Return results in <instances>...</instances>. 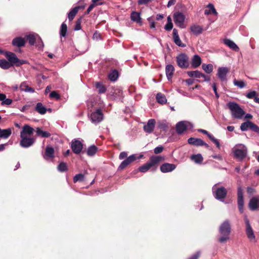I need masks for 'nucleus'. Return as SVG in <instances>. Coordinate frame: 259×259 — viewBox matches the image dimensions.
Segmentation results:
<instances>
[{"instance_id": "obj_1", "label": "nucleus", "mask_w": 259, "mask_h": 259, "mask_svg": "<svg viewBox=\"0 0 259 259\" xmlns=\"http://www.w3.org/2000/svg\"><path fill=\"white\" fill-rule=\"evenodd\" d=\"M221 236L218 238V241L221 243H226L230 239L231 232V226L230 221L226 220L220 226L219 229Z\"/></svg>"}, {"instance_id": "obj_2", "label": "nucleus", "mask_w": 259, "mask_h": 259, "mask_svg": "<svg viewBox=\"0 0 259 259\" xmlns=\"http://www.w3.org/2000/svg\"><path fill=\"white\" fill-rule=\"evenodd\" d=\"M163 160L164 158L161 156H152L148 162L139 167V170L142 172H145L153 167V170H156L159 163Z\"/></svg>"}, {"instance_id": "obj_3", "label": "nucleus", "mask_w": 259, "mask_h": 259, "mask_svg": "<svg viewBox=\"0 0 259 259\" xmlns=\"http://www.w3.org/2000/svg\"><path fill=\"white\" fill-rule=\"evenodd\" d=\"M227 106L231 112L232 116L235 118L240 119L245 114L244 110L235 102H230L228 103Z\"/></svg>"}, {"instance_id": "obj_4", "label": "nucleus", "mask_w": 259, "mask_h": 259, "mask_svg": "<svg viewBox=\"0 0 259 259\" xmlns=\"http://www.w3.org/2000/svg\"><path fill=\"white\" fill-rule=\"evenodd\" d=\"M178 66L182 69H187L190 65L188 56L185 53H181L176 58Z\"/></svg>"}, {"instance_id": "obj_5", "label": "nucleus", "mask_w": 259, "mask_h": 259, "mask_svg": "<svg viewBox=\"0 0 259 259\" xmlns=\"http://www.w3.org/2000/svg\"><path fill=\"white\" fill-rule=\"evenodd\" d=\"M213 195L215 199L222 201L226 198L227 194V190L224 187L214 188L213 187Z\"/></svg>"}, {"instance_id": "obj_6", "label": "nucleus", "mask_w": 259, "mask_h": 259, "mask_svg": "<svg viewBox=\"0 0 259 259\" xmlns=\"http://www.w3.org/2000/svg\"><path fill=\"white\" fill-rule=\"evenodd\" d=\"M174 21L175 24L180 28H184L185 15L181 12H177L174 14Z\"/></svg>"}, {"instance_id": "obj_7", "label": "nucleus", "mask_w": 259, "mask_h": 259, "mask_svg": "<svg viewBox=\"0 0 259 259\" xmlns=\"http://www.w3.org/2000/svg\"><path fill=\"white\" fill-rule=\"evenodd\" d=\"M92 122L96 124L101 122L103 119V114L100 109L91 113L90 116Z\"/></svg>"}, {"instance_id": "obj_8", "label": "nucleus", "mask_w": 259, "mask_h": 259, "mask_svg": "<svg viewBox=\"0 0 259 259\" xmlns=\"http://www.w3.org/2000/svg\"><path fill=\"white\" fill-rule=\"evenodd\" d=\"M21 140L20 142V146L23 148H28L34 143L35 139L29 138L27 136H20Z\"/></svg>"}, {"instance_id": "obj_9", "label": "nucleus", "mask_w": 259, "mask_h": 259, "mask_svg": "<svg viewBox=\"0 0 259 259\" xmlns=\"http://www.w3.org/2000/svg\"><path fill=\"white\" fill-rule=\"evenodd\" d=\"M71 148L75 154H78L83 149V144L80 141L74 139L71 142Z\"/></svg>"}, {"instance_id": "obj_10", "label": "nucleus", "mask_w": 259, "mask_h": 259, "mask_svg": "<svg viewBox=\"0 0 259 259\" xmlns=\"http://www.w3.org/2000/svg\"><path fill=\"white\" fill-rule=\"evenodd\" d=\"M245 222L246 224V234L247 238L250 240V241L255 240V236L254 235L253 231L249 223L248 219L246 217L245 219Z\"/></svg>"}, {"instance_id": "obj_11", "label": "nucleus", "mask_w": 259, "mask_h": 259, "mask_svg": "<svg viewBox=\"0 0 259 259\" xmlns=\"http://www.w3.org/2000/svg\"><path fill=\"white\" fill-rule=\"evenodd\" d=\"M248 207L251 211L259 210V196L253 197L250 199Z\"/></svg>"}, {"instance_id": "obj_12", "label": "nucleus", "mask_w": 259, "mask_h": 259, "mask_svg": "<svg viewBox=\"0 0 259 259\" xmlns=\"http://www.w3.org/2000/svg\"><path fill=\"white\" fill-rule=\"evenodd\" d=\"M137 159V157L135 155L133 154L130 155L129 157L126 158L124 160H123L121 164L119 165L118 169V170H123L125 167H126L131 163L135 161Z\"/></svg>"}, {"instance_id": "obj_13", "label": "nucleus", "mask_w": 259, "mask_h": 259, "mask_svg": "<svg viewBox=\"0 0 259 259\" xmlns=\"http://www.w3.org/2000/svg\"><path fill=\"white\" fill-rule=\"evenodd\" d=\"M172 38L175 44L179 47H181L182 48L185 47L186 46L185 44H183L179 35L178 30L176 28L173 29L172 31Z\"/></svg>"}, {"instance_id": "obj_14", "label": "nucleus", "mask_w": 259, "mask_h": 259, "mask_svg": "<svg viewBox=\"0 0 259 259\" xmlns=\"http://www.w3.org/2000/svg\"><path fill=\"white\" fill-rule=\"evenodd\" d=\"M187 130V122L181 121L178 122L176 125V131L178 134L181 135Z\"/></svg>"}, {"instance_id": "obj_15", "label": "nucleus", "mask_w": 259, "mask_h": 259, "mask_svg": "<svg viewBox=\"0 0 259 259\" xmlns=\"http://www.w3.org/2000/svg\"><path fill=\"white\" fill-rule=\"evenodd\" d=\"M156 123V121L154 119H150L148 120L147 123L145 124L143 129L144 131L147 133H151L153 132L155 125Z\"/></svg>"}, {"instance_id": "obj_16", "label": "nucleus", "mask_w": 259, "mask_h": 259, "mask_svg": "<svg viewBox=\"0 0 259 259\" xmlns=\"http://www.w3.org/2000/svg\"><path fill=\"white\" fill-rule=\"evenodd\" d=\"M229 69L227 67H219L218 70L217 75L219 78L224 81L226 80L227 74L229 72Z\"/></svg>"}, {"instance_id": "obj_17", "label": "nucleus", "mask_w": 259, "mask_h": 259, "mask_svg": "<svg viewBox=\"0 0 259 259\" xmlns=\"http://www.w3.org/2000/svg\"><path fill=\"white\" fill-rule=\"evenodd\" d=\"M34 131V130L32 127L28 124H25L20 132V136H30L33 134Z\"/></svg>"}, {"instance_id": "obj_18", "label": "nucleus", "mask_w": 259, "mask_h": 259, "mask_svg": "<svg viewBox=\"0 0 259 259\" xmlns=\"http://www.w3.org/2000/svg\"><path fill=\"white\" fill-rule=\"evenodd\" d=\"M176 167V166L174 164L165 163L161 165L160 169L162 172L166 173L174 170Z\"/></svg>"}, {"instance_id": "obj_19", "label": "nucleus", "mask_w": 259, "mask_h": 259, "mask_svg": "<svg viewBox=\"0 0 259 259\" xmlns=\"http://www.w3.org/2000/svg\"><path fill=\"white\" fill-rule=\"evenodd\" d=\"M5 56L8 59L9 63L12 64V66L14 65L16 63V61L18 60V58L14 53L5 52Z\"/></svg>"}, {"instance_id": "obj_20", "label": "nucleus", "mask_w": 259, "mask_h": 259, "mask_svg": "<svg viewBox=\"0 0 259 259\" xmlns=\"http://www.w3.org/2000/svg\"><path fill=\"white\" fill-rule=\"evenodd\" d=\"M25 39L21 37H17L12 40V45L15 47L21 48L25 45Z\"/></svg>"}, {"instance_id": "obj_21", "label": "nucleus", "mask_w": 259, "mask_h": 259, "mask_svg": "<svg viewBox=\"0 0 259 259\" xmlns=\"http://www.w3.org/2000/svg\"><path fill=\"white\" fill-rule=\"evenodd\" d=\"M175 68L173 65L168 64L165 67V73L167 79L170 80L173 76Z\"/></svg>"}, {"instance_id": "obj_22", "label": "nucleus", "mask_w": 259, "mask_h": 259, "mask_svg": "<svg viewBox=\"0 0 259 259\" xmlns=\"http://www.w3.org/2000/svg\"><path fill=\"white\" fill-rule=\"evenodd\" d=\"M201 59L198 55H195L191 61V66L193 68H196L198 67L201 64Z\"/></svg>"}, {"instance_id": "obj_23", "label": "nucleus", "mask_w": 259, "mask_h": 259, "mask_svg": "<svg viewBox=\"0 0 259 259\" xmlns=\"http://www.w3.org/2000/svg\"><path fill=\"white\" fill-rule=\"evenodd\" d=\"M224 44L234 51L238 52L239 47L232 40L226 38L224 40Z\"/></svg>"}, {"instance_id": "obj_24", "label": "nucleus", "mask_w": 259, "mask_h": 259, "mask_svg": "<svg viewBox=\"0 0 259 259\" xmlns=\"http://www.w3.org/2000/svg\"><path fill=\"white\" fill-rule=\"evenodd\" d=\"M189 144L195 145L196 146H202L204 144V141L201 139L190 138L188 140Z\"/></svg>"}, {"instance_id": "obj_25", "label": "nucleus", "mask_w": 259, "mask_h": 259, "mask_svg": "<svg viewBox=\"0 0 259 259\" xmlns=\"http://www.w3.org/2000/svg\"><path fill=\"white\" fill-rule=\"evenodd\" d=\"M246 151L242 149H236L234 151L235 156L240 160L243 159L246 156Z\"/></svg>"}, {"instance_id": "obj_26", "label": "nucleus", "mask_w": 259, "mask_h": 259, "mask_svg": "<svg viewBox=\"0 0 259 259\" xmlns=\"http://www.w3.org/2000/svg\"><path fill=\"white\" fill-rule=\"evenodd\" d=\"M80 6H76L73 8L68 14V18L69 21H72L80 9Z\"/></svg>"}, {"instance_id": "obj_27", "label": "nucleus", "mask_w": 259, "mask_h": 259, "mask_svg": "<svg viewBox=\"0 0 259 259\" xmlns=\"http://www.w3.org/2000/svg\"><path fill=\"white\" fill-rule=\"evenodd\" d=\"M19 90L21 91L30 93H33L35 91L34 89L31 87H29L25 81L22 82L21 83L19 87Z\"/></svg>"}, {"instance_id": "obj_28", "label": "nucleus", "mask_w": 259, "mask_h": 259, "mask_svg": "<svg viewBox=\"0 0 259 259\" xmlns=\"http://www.w3.org/2000/svg\"><path fill=\"white\" fill-rule=\"evenodd\" d=\"M207 8H209V10H205L204 11V14L205 15H208L210 14H213L214 15H217L218 12H217L213 4L209 3L207 5Z\"/></svg>"}, {"instance_id": "obj_29", "label": "nucleus", "mask_w": 259, "mask_h": 259, "mask_svg": "<svg viewBox=\"0 0 259 259\" xmlns=\"http://www.w3.org/2000/svg\"><path fill=\"white\" fill-rule=\"evenodd\" d=\"M12 134L11 128L2 129L0 127V138L7 139Z\"/></svg>"}, {"instance_id": "obj_30", "label": "nucleus", "mask_w": 259, "mask_h": 259, "mask_svg": "<svg viewBox=\"0 0 259 259\" xmlns=\"http://www.w3.org/2000/svg\"><path fill=\"white\" fill-rule=\"evenodd\" d=\"M187 74L190 77H195L198 78H201L202 76H203V73L198 70L188 71Z\"/></svg>"}, {"instance_id": "obj_31", "label": "nucleus", "mask_w": 259, "mask_h": 259, "mask_svg": "<svg viewBox=\"0 0 259 259\" xmlns=\"http://www.w3.org/2000/svg\"><path fill=\"white\" fill-rule=\"evenodd\" d=\"M35 110L40 114H45L47 112V108L40 102L36 104Z\"/></svg>"}, {"instance_id": "obj_32", "label": "nucleus", "mask_w": 259, "mask_h": 259, "mask_svg": "<svg viewBox=\"0 0 259 259\" xmlns=\"http://www.w3.org/2000/svg\"><path fill=\"white\" fill-rule=\"evenodd\" d=\"M131 19L134 22L140 23L141 22L140 13L137 12H133L131 14Z\"/></svg>"}, {"instance_id": "obj_33", "label": "nucleus", "mask_w": 259, "mask_h": 259, "mask_svg": "<svg viewBox=\"0 0 259 259\" xmlns=\"http://www.w3.org/2000/svg\"><path fill=\"white\" fill-rule=\"evenodd\" d=\"M191 159L194 161L195 163L200 164L202 162L203 160V157L201 154H193L191 156Z\"/></svg>"}, {"instance_id": "obj_34", "label": "nucleus", "mask_w": 259, "mask_h": 259, "mask_svg": "<svg viewBox=\"0 0 259 259\" xmlns=\"http://www.w3.org/2000/svg\"><path fill=\"white\" fill-rule=\"evenodd\" d=\"M96 88L98 90L99 94H103L106 92V87L100 82H97L95 84Z\"/></svg>"}, {"instance_id": "obj_35", "label": "nucleus", "mask_w": 259, "mask_h": 259, "mask_svg": "<svg viewBox=\"0 0 259 259\" xmlns=\"http://www.w3.org/2000/svg\"><path fill=\"white\" fill-rule=\"evenodd\" d=\"M156 100L158 102V103L161 104H164L166 103L167 101V99L166 98V97L163 94L159 93L157 94L156 95Z\"/></svg>"}, {"instance_id": "obj_36", "label": "nucleus", "mask_w": 259, "mask_h": 259, "mask_svg": "<svg viewBox=\"0 0 259 259\" xmlns=\"http://www.w3.org/2000/svg\"><path fill=\"white\" fill-rule=\"evenodd\" d=\"M12 66V64L5 59H0V67L3 69H8Z\"/></svg>"}, {"instance_id": "obj_37", "label": "nucleus", "mask_w": 259, "mask_h": 259, "mask_svg": "<svg viewBox=\"0 0 259 259\" xmlns=\"http://www.w3.org/2000/svg\"><path fill=\"white\" fill-rule=\"evenodd\" d=\"M36 134L43 138H49L51 136V134L46 131H42L40 127L36 128Z\"/></svg>"}, {"instance_id": "obj_38", "label": "nucleus", "mask_w": 259, "mask_h": 259, "mask_svg": "<svg viewBox=\"0 0 259 259\" xmlns=\"http://www.w3.org/2000/svg\"><path fill=\"white\" fill-rule=\"evenodd\" d=\"M97 150V147H96L95 145H92L88 148L87 151V153L88 155L92 156L96 153Z\"/></svg>"}, {"instance_id": "obj_39", "label": "nucleus", "mask_w": 259, "mask_h": 259, "mask_svg": "<svg viewBox=\"0 0 259 259\" xmlns=\"http://www.w3.org/2000/svg\"><path fill=\"white\" fill-rule=\"evenodd\" d=\"M54 149L52 147L47 146L45 150V156L49 158L54 157Z\"/></svg>"}, {"instance_id": "obj_40", "label": "nucleus", "mask_w": 259, "mask_h": 259, "mask_svg": "<svg viewBox=\"0 0 259 259\" xmlns=\"http://www.w3.org/2000/svg\"><path fill=\"white\" fill-rule=\"evenodd\" d=\"M202 68L207 73H210L213 70V65L211 64L202 65Z\"/></svg>"}, {"instance_id": "obj_41", "label": "nucleus", "mask_w": 259, "mask_h": 259, "mask_svg": "<svg viewBox=\"0 0 259 259\" xmlns=\"http://www.w3.org/2000/svg\"><path fill=\"white\" fill-rule=\"evenodd\" d=\"M118 77V72L116 70H113L108 75L109 79L111 81H115Z\"/></svg>"}, {"instance_id": "obj_42", "label": "nucleus", "mask_w": 259, "mask_h": 259, "mask_svg": "<svg viewBox=\"0 0 259 259\" xmlns=\"http://www.w3.org/2000/svg\"><path fill=\"white\" fill-rule=\"evenodd\" d=\"M67 31V26L66 23L63 22L61 26V28L60 30V35L62 37H65L66 35V33Z\"/></svg>"}, {"instance_id": "obj_43", "label": "nucleus", "mask_w": 259, "mask_h": 259, "mask_svg": "<svg viewBox=\"0 0 259 259\" xmlns=\"http://www.w3.org/2000/svg\"><path fill=\"white\" fill-rule=\"evenodd\" d=\"M191 30L193 33L198 34L202 32V29L199 25H193L191 27Z\"/></svg>"}, {"instance_id": "obj_44", "label": "nucleus", "mask_w": 259, "mask_h": 259, "mask_svg": "<svg viewBox=\"0 0 259 259\" xmlns=\"http://www.w3.org/2000/svg\"><path fill=\"white\" fill-rule=\"evenodd\" d=\"M237 204L238 209L241 213L243 212L244 207V199L243 198H237Z\"/></svg>"}, {"instance_id": "obj_45", "label": "nucleus", "mask_w": 259, "mask_h": 259, "mask_svg": "<svg viewBox=\"0 0 259 259\" xmlns=\"http://www.w3.org/2000/svg\"><path fill=\"white\" fill-rule=\"evenodd\" d=\"M26 40L28 41L29 44L32 46L36 41V37L33 34H29L26 36Z\"/></svg>"}, {"instance_id": "obj_46", "label": "nucleus", "mask_w": 259, "mask_h": 259, "mask_svg": "<svg viewBox=\"0 0 259 259\" xmlns=\"http://www.w3.org/2000/svg\"><path fill=\"white\" fill-rule=\"evenodd\" d=\"M84 180V176L82 174L76 175L73 178V182L74 183L77 182H83Z\"/></svg>"}, {"instance_id": "obj_47", "label": "nucleus", "mask_w": 259, "mask_h": 259, "mask_svg": "<svg viewBox=\"0 0 259 259\" xmlns=\"http://www.w3.org/2000/svg\"><path fill=\"white\" fill-rule=\"evenodd\" d=\"M58 170L60 172H65L68 170V167L66 163L61 162L58 166Z\"/></svg>"}, {"instance_id": "obj_48", "label": "nucleus", "mask_w": 259, "mask_h": 259, "mask_svg": "<svg viewBox=\"0 0 259 259\" xmlns=\"http://www.w3.org/2000/svg\"><path fill=\"white\" fill-rule=\"evenodd\" d=\"M251 121H247L246 122H243L240 126V129L242 131H246L248 128H249Z\"/></svg>"}, {"instance_id": "obj_49", "label": "nucleus", "mask_w": 259, "mask_h": 259, "mask_svg": "<svg viewBox=\"0 0 259 259\" xmlns=\"http://www.w3.org/2000/svg\"><path fill=\"white\" fill-rule=\"evenodd\" d=\"M233 82L235 85L237 86L241 89L243 88L246 86L245 83L242 80H238L235 79Z\"/></svg>"}, {"instance_id": "obj_50", "label": "nucleus", "mask_w": 259, "mask_h": 259, "mask_svg": "<svg viewBox=\"0 0 259 259\" xmlns=\"http://www.w3.org/2000/svg\"><path fill=\"white\" fill-rule=\"evenodd\" d=\"M82 17H81L78 18L75 22V25L74 26V30L76 31L79 30L81 29V23L82 22Z\"/></svg>"}, {"instance_id": "obj_51", "label": "nucleus", "mask_w": 259, "mask_h": 259, "mask_svg": "<svg viewBox=\"0 0 259 259\" xmlns=\"http://www.w3.org/2000/svg\"><path fill=\"white\" fill-rule=\"evenodd\" d=\"M249 129L255 133H259V127L256 124L251 121Z\"/></svg>"}, {"instance_id": "obj_52", "label": "nucleus", "mask_w": 259, "mask_h": 259, "mask_svg": "<svg viewBox=\"0 0 259 259\" xmlns=\"http://www.w3.org/2000/svg\"><path fill=\"white\" fill-rule=\"evenodd\" d=\"M158 127L160 130L165 131L168 128V126L165 122L162 121L158 123Z\"/></svg>"}, {"instance_id": "obj_53", "label": "nucleus", "mask_w": 259, "mask_h": 259, "mask_svg": "<svg viewBox=\"0 0 259 259\" xmlns=\"http://www.w3.org/2000/svg\"><path fill=\"white\" fill-rule=\"evenodd\" d=\"M257 95V93L255 91H251L248 93L246 97L248 99H253Z\"/></svg>"}, {"instance_id": "obj_54", "label": "nucleus", "mask_w": 259, "mask_h": 259, "mask_svg": "<svg viewBox=\"0 0 259 259\" xmlns=\"http://www.w3.org/2000/svg\"><path fill=\"white\" fill-rule=\"evenodd\" d=\"M209 139L216 145L218 148H220V144L219 141L217 139H215L213 136H209Z\"/></svg>"}, {"instance_id": "obj_55", "label": "nucleus", "mask_w": 259, "mask_h": 259, "mask_svg": "<svg viewBox=\"0 0 259 259\" xmlns=\"http://www.w3.org/2000/svg\"><path fill=\"white\" fill-rule=\"evenodd\" d=\"M50 97L52 98H56V99H59L60 98V95L56 91H52L51 92Z\"/></svg>"}, {"instance_id": "obj_56", "label": "nucleus", "mask_w": 259, "mask_h": 259, "mask_svg": "<svg viewBox=\"0 0 259 259\" xmlns=\"http://www.w3.org/2000/svg\"><path fill=\"white\" fill-rule=\"evenodd\" d=\"M28 63V61L24 60H20L18 58V60L16 61V63L15 64V65L16 66H20L21 65L23 64H25Z\"/></svg>"}, {"instance_id": "obj_57", "label": "nucleus", "mask_w": 259, "mask_h": 259, "mask_svg": "<svg viewBox=\"0 0 259 259\" xmlns=\"http://www.w3.org/2000/svg\"><path fill=\"white\" fill-rule=\"evenodd\" d=\"M163 147L161 146H160L156 147L154 150V152L155 154H158L161 153L163 151Z\"/></svg>"}, {"instance_id": "obj_58", "label": "nucleus", "mask_w": 259, "mask_h": 259, "mask_svg": "<svg viewBox=\"0 0 259 259\" xmlns=\"http://www.w3.org/2000/svg\"><path fill=\"white\" fill-rule=\"evenodd\" d=\"M201 253L200 251H197L193 254L191 256L189 257L188 259H198L200 256Z\"/></svg>"}, {"instance_id": "obj_59", "label": "nucleus", "mask_w": 259, "mask_h": 259, "mask_svg": "<svg viewBox=\"0 0 259 259\" xmlns=\"http://www.w3.org/2000/svg\"><path fill=\"white\" fill-rule=\"evenodd\" d=\"M173 24L172 23H167L164 26V28L167 31H170L172 29Z\"/></svg>"}, {"instance_id": "obj_60", "label": "nucleus", "mask_w": 259, "mask_h": 259, "mask_svg": "<svg viewBox=\"0 0 259 259\" xmlns=\"http://www.w3.org/2000/svg\"><path fill=\"white\" fill-rule=\"evenodd\" d=\"M12 103V99H7L6 98V99H5L4 101H3V102H2L1 104L2 105H9Z\"/></svg>"}, {"instance_id": "obj_61", "label": "nucleus", "mask_w": 259, "mask_h": 259, "mask_svg": "<svg viewBox=\"0 0 259 259\" xmlns=\"http://www.w3.org/2000/svg\"><path fill=\"white\" fill-rule=\"evenodd\" d=\"M237 198H243V194L241 188L238 189Z\"/></svg>"}, {"instance_id": "obj_62", "label": "nucleus", "mask_w": 259, "mask_h": 259, "mask_svg": "<svg viewBox=\"0 0 259 259\" xmlns=\"http://www.w3.org/2000/svg\"><path fill=\"white\" fill-rule=\"evenodd\" d=\"M95 6H96V5H95V4H91L90 6L88 7L86 12H85V14H89Z\"/></svg>"}, {"instance_id": "obj_63", "label": "nucleus", "mask_w": 259, "mask_h": 259, "mask_svg": "<svg viewBox=\"0 0 259 259\" xmlns=\"http://www.w3.org/2000/svg\"><path fill=\"white\" fill-rule=\"evenodd\" d=\"M151 20V18H149L148 19V21L149 23H150V27L152 29H154L155 28V23L153 21H152Z\"/></svg>"}, {"instance_id": "obj_64", "label": "nucleus", "mask_w": 259, "mask_h": 259, "mask_svg": "<svg viewBox=\"0 0 259 259\" xmlns=\"http://www.w3.org/2000/svg\"><path fill=\"white\" fill-rule=\"evenodd\" d=\"M127 157V153L125 152H122L120 153L119 158L123 159Z\"/></svg>"}]
</instances>
